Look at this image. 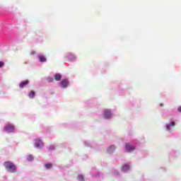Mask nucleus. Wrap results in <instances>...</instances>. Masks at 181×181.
<instances>
[{
  "instance_id": "obj_1",
  "label": "nucleus",
  "mask_w": 181,
  "mask_h": 181,
  "mask_svg": "<svg viewBox=\"0 0 181 181\" xmlns=\"http://www.w3.org/2000/svg\"><path fill=\"white\" fill-rule=\"evenodd\" d=\"M4 166L8 172H11V173H15V172H16V165L11 161H6L4 163Z\"/></svg>"
},
{
  "instance_id": "obj_2",
  "label": "nucleus",
  "mask_w": 181,
  "mask_h": 181,
  "mask_svg": "<svg viewBox=\"0 0 181 181\" xmlns=\"http://www.w3.org/2000/svg\"><path fill=\"white\" fill-rule=\"evenodd\" d=\"M15 129V126L13 124H7L6 127H4V131L6 132H8V134L11 132H13Z\"/></svg>"
},
{
  "instance_id": "obj_3",
  "label": "nucleus",
  "mask_w": 181,
  "mask_h": 181,
  "mask_svg": "<svg viewBox=\"0 0 181 181\" xmlns=\"http://www.w3.org/2000/svg\"><path fill=\"white\" fill-rule=\"evenodd\" d=\"M125 148H126L127 152H132V151L135 149V147L132 146L130 144H126Z\"/></svg>"
},
{
  "instance_id": "obj_4",
  "label": "nucleus",
  "mask_w": 181,
  "mask_h": 181,
  "mask_svg": "<svg viewBox=\"0 0 181 181\" xmlns=\"http://www.w3.org/2000/svg\"><path fill=\"white\" fill-rule=\"evenodd\" d=\"M112 117V114H111V111L108 110H105V114H104V118H106L108 119L109 118H111Z\"/></svg>"
},
{
  "instance_id": "obj_5",
  "label": "nucleus",
  "mask_w": 181,
  "mask_h": 181,
  "mask_svg": "<svg viewBox=\"0 0 181 181\" xmlns=\"http://www.w3.org/2000/svg\"><path fill=\"white\" fill-rule=\"evenodd\" d=\"M35 145L36 146V148H40V146H43V142L42 141V140L39 139H36L35 140Z\"/></svg>"
},
{
  "instance_id": "obj_6",
  "label": "nucleus",
  "mask_w": 181,
  "mask_h": 181,
  "mask_svg": "<svg viewBox=\"0 0 181 181\" xmlns=\"http://www.w3.org/2000/svg\"><path fill=\"white\" fill-rule=\"evenodd\" d=\"M28 84H29V81L27 80V81L20 83L19 87H20V88H23L26 87V86H28Z\"/></svg>"
},
{
  "instance_id": "obj_7",
  "label": "nucleus",
  "mask_w": 181,
  "mask_h": 181,
  "mask_svg": "<svg viewBox=\"0 0 181 181\" xmlns=\"http://www.w3.org/2000/svg\"><path fill=\"white\" fill-rule=\"evenodd\" d=\"M61 86L62 87H64V88L67 87V86H69V81L66 79L62 80Z\"/></svg>"
},
{
  "instance_id": "obj_8",
  "label": "nucleus",
  "mask_w": 181,
  "mask_h": 181,
  "mask_svg": "<svg viewBox=\"0 0 181 181\" xmlns=\"http://www.w3.org/2000/svg\"><path fill=\"white\" fill-rule=\"evenodd\" d=\"M175 125H176V123L175 122H171L170 124H168L166 126V129H168V131H170V127H175Z\"/></svg>"
},
{
  "instance_id": "obj_9",
  "label": "nucleus",
  "mask_w": 181,
  "mask_h": 181,
  "mask_svg": "<svg viewBox=\"0 0 181 181\" xmlns=\"http://www.w3.org/2000/svg\"><path fill=\"white\" fill-rule=\"evenodd\" d=\"M122 172H128L129 170V165H124L122 168Z\"/></svg>"
},
{
  "instance_id": "obj_10",
  "label": "nucleus",
  "mask_w": 181,
  "mask_h": 181,
  "mask_svg": "<svg viewBox=\"0 0 181 181\" xmlns=\"http://www.w3.org/2000/svg\"><path fill=\"white\" fill-rule=\"evenodd\" d=\"M54 78L57 81H60V80H62V75L57 74L54 75Z\"/></svg>"
},
{
  "instance_id": "obj_11",
  "label": "nucleus",
  "mask_w": 181,
  "mask_h": 181,
  "mask_svg": "<svg viewBox=\"0 0 181 181\" xmlns=\"http://www.w3.org/2000/svg\"><path fill=\"white\" fill-rule=\"evenodd\" d=\"M38 59H39L40 62H46V57H45V56H43V55L38 56Z\"/></svg>"
},
{
  "instance_id": "obj_12",
  "label": "nucleus",
  "mask_w": 181,
  "mask_h": 181,
  "mask_svg": "<svg viewBox=\"0 0 181 181\" xmlns=\"http://www.w3.org/2000/svg\"><path fill=\"white\" fill-rule=\"evenodd\" d=\"M68 57L69 60H71L72 62H74V60H76V57L73 54H70Z\"/></svg>"
},
{
  "instance_id": "obj_13",
  "label": "nucleus",
  "mask_w": 181,
  "mask_h": 181,
  "mask_svg": "<svg viewBox=\"0 0 181 181\" xmlns=\"http://www.w3.org/2000/svg\"><path fill=\"white\" fill-rule=\"evenodd\" d=\"M35 91L33 90H31L28 95L29 98H33L35 97Z\"/></svg>"
},
{
  "instance_id": "obj_14",
  "label": "nucleus",
  "mask_w": 181,
  "mask_h": 181,
  "mask_svg": "<svg viewBox=\"0 0 181 181\" xmlns=\"http://www.w3.org/2000/svg\"><path fill=\"white\" fill-rule=\"evenodd\" d=\"M45 166L47 169H50L52 168V163H47V164H45Z\"/></svg>"
},
{
  "instance_id": "obj_15",
  "label": "nucleus",
  "mask_w": 181,
  "mask_h": 181,
  "mask_svg": "<svg viewBox=\"0 0 181 181\" xmlns=\"http://www.w3.org/2000/svg\"><path fill=\"white\" fill-rule=\"evenodd\" d=\"M78 179L80 181H84V177L81 175H78Z\"/></svg>"
},
{
  "instance_id": "obj_16",
  "label": "nucleus",
  "mask_w": 181,
  "mask_h": 181,
  "mask_svg": "<svg viewBox=\"0 0 181 181\" xmlns=\"http://www.w3.org/2000/svg\"><path fill=\"white\" fill-rule=\"evenodd\" d=\"M54 81V79L52 77L47 78L48 83H53Z\"/></svg>"
},
{
  "instance_id": "obj_17",
  "label": "nucleus",
  "mask_w": 181,
  "mask_h": 181,
  "mask_svg": "<svg viewBox=\"0 0 181 181\" xmlns=\"http://www.w3.org/2000/svg\"><path fill=\"white\" fill-rule=\"evenodd\" d=\"M28 160H29L30 162L31 161V160H33V157L32 156H30V155H29L28 156Z\"/></svg>"
},
{
  "instance_id": "obj_18",
  "label": "nucleus",
  "mask_w": 181,
  "mask_h": 181,
  "mask_svg": "<svg viewBox=\"0 0 181 181\" xmlns=\"http://www.w3.org/2000/svg\"><path fill=\"white\" fill-rule=\"evenodd\" d=\"M111 149H112L114 151L115 149V146H111L110 147L109 152H111Z\"/></svg>"
},
{
  "instance_id": "obj_19",
  "label": "nucleus",
  "mask_w": 181,
  "mask_h": 181,
  "mask_svg": "<svg viewBox=\"0 0 181 181\" xmlns=\"http://www.w3.org/2000/svg\"><path fill=\"white\" fill-rule=\"evenodd\" d=\"M4 64V62L1 61L0 62V67H3Z\"/></svg>"
},
{
  "instance_id": "obj_20",
  "label": "nucleus",
  "mask_w": 181,
  "mask_h": 181,
  "mask_svg": "<svg viewBox=\"0 0 181 181\" xmlns=\"http://www.w3.org/2000/svg\"><path fill=\"white\" fill-rule=\"evenodd\" d=\"M177 111H178L179 112H181V106L178 107Z\"/></svg>"
},
{
  "instance_id": "obj_21",
  "label": "nucleus",
  "mask_w": 181,
  "mask_h": 181,
  "mask_svg": "<svg viewBox=\"0 0 181 181\" xmlns=\"http://www.w3.org/2000/svg\"><path fill=\"white\" fill-rule=\"evenodd\" d=\"M49 148H50V149H54V147H53V146H50Z\"/></svg>"
},
{
  "instance_id": "obj_22",
  "label": "nucleus",
  "mask_w": 181,
  "mask_h": 181,
  "mask_svg": "<svg viewBox=\"0 0 181 181\" xmlns=\"http://www.w3.org/2000/svg\"><path fill=\"white\" fill-rule=\"evenodd\" d=\"M32 54H35V52H33Z\"/></svg>"
}]
</instances>
